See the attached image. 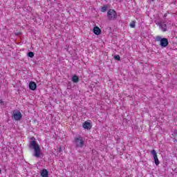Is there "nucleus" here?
<instances>
[{
    "label": "nucleus",
    "mask_w": 177,
    "mask_h": 177,
    "mask_svg": "<svg viewBox=\"0 0 177 177\" xmlns=\"http://www.w3.org/2000/svg\"><path fill=\"white\" fill-rule=\"evenodd\" d=\"M48 170H46V169H44L43 170H41L40 175L41 177H48Z\"/></svg>",
    "instance_id": "9b49d317"
},
{
    "label": "nucleus",
    "mask_w": 177,
    "mask_h": 177,
    "mask_svg": "<svg viewBox=\"0 0 177 177\" xmlns=\"http://www.w3.org/2000/svg\"><path fill=\"white\" fill-rule=\"evenodd\" d=\"M21 117H23V115H21V112L18 110H15L12 111V118L15 120V121H20L21 120Z\"/></svg>",
    "instance_id": "7ed1b4c3"
},
{
    "label": "nucleus",
    "mask_w": 177,
    "mask_h": 177,
    "mask_svg": "<svg viewBox=\"0 0 177 177\" xmlns=\"http://www.w3.org/2000/svg\"><path fill=\"white\" fill-rule=\"evenodd\" d=\"M28 57H32L34 56V53H32V52H29V53H28Z\"/></svg>",
    "instance_id": "dca6fc26"
},
{
    "label": "nucleus",
    "mask_w": 177,
    "mask_h": 177,
    "mask_svg": "<svg viewBox=\"0 0 177 177\" xmlns=\"http://www.w3.org/2000/svg\"><path fill=\"white\" fill-rule=\"evenodd\" d=\"M30 147L31 149H33L34 157H37V158H39V157H41V147H39V145L35 140H31L30 142Z\"/></svg>",
    "instance_id": "f257e3e1"
},
{
    "label": "nucleus",
    "mask_w": 177,
    "mask_h": 177,
    "mask_svg": "<svg viewBox=\"0 0 177 177\" xmlns=\"http://www.w3.org/2000/svg\"><path fill=\"white\" fill-rule=\"evenodd\" d=\"M16 35H19V33H16Z\"/></svg>",
    "instance_id": "412c9836"
},
{
    "label": "nucleus",
    "mask_w": 177,
    "mask_h": 177,
    "mask_svg": "<svg viewBox=\"0 0 177 177\" xmlns=\"http://www.w3.org/2000/svg\"><path fill=\"white\" fill-rule=\"evenodd\" d=\"M109 20H115L117 19V12L114 10H109L107 12Z\"/></svg>",
    "instance_id": "20e7f679"
},
{
    "label": "nucleus",
    "mask_w": 177,
    "mask_h": 177,
    "mask_svg": "<svg viewBox=\"0 0 177 177\" xmlns=\"http://www.w3.org/2000/svg\"><path fill=\"white\" fill-rule=\"evenodd\" d=\"M1 172H2V171H1V169H0V174H1Z\"/></svg>",
    "instance_id": "6ab92c4d"
},
{
    "label": "nucleus",
    "mask_w": 177,
    "mask_h": 177,
    "mask_svg": "<svg viewBox=\"0 0 177 177\" xmlns=\"http://www.w3.org/2000/svg\"><path fill=\"white\" fill-rule=\"evenodd\" d=\"M74 143L76 147L82 149V147H84V145H85V141H84V138L82 136H77L75 138Z\"/></svg>",
    "instance_id": "f03ea898"
},
{
    "label": "nucleus",
    "mask_w": 177,
    "mask_h": 177,
    "mask_svg": "<svg viewBox=\"0 0 177 177\" xmlns=\"http://www.w3.org/2000/svg\"><path fill=\"white\" fill-rule=\"evenodd\" d=\"M93 32H94V34L95 35H100L101 32H102V30H100V28L98 26H95L93 28Z\"/></svg>",
    "instance_id": "1a4fd4ad"
},
{
    "label": "nucleus",
    "mask_w": 177,
    "mask_h": 177,
    "mask_svg": "<svg viewBox=\"0 0 177 177\" xmlns=\"http://www.w3.org/2000/svg\"><path fill=\"white\" fill-rule=\"evenodd\" d=\"M82 127L84 129H92V123L91 121H86L83 123Z\"/></svg>",
    "instance_id": "6e6552de"
},
{
    "label": "nucleus",
    "mask_w": 177,
    "mask_h": 177,
    "mask_svg": "<svg viewBox=\"0 0 177 177\" xmlns=\"http://www.w3.org/2000/svg\"><path fill=\"white\" fill-rule=\"evenodd\" d=\"M114 59H115V60H121V57H120V55H115V56H114Z\"/></svg>",
    "instance_id": "2eb2a0df"
},
{
    "label": "nucleus",
    "mask_w": 177,
    "mask_h": 177,
    "mask_svg": "<svg viewBox=\"0 0 177 177\" xmlns=\"http://www.w3.org/2000/svg\"><path fill=\"white\" fill-rule=\"evenodd\" d=\"M156 24L159 26L160 28H161L162 31H167V24H165L164 22L160 21L158 22V21H155Z\"/></svg>",
    "instance_id": "0eeeda50"
},
{
    "label": "nucleus",
    "mask_w": 177,
    "mask_h": 177,
    "mask_svg": "<svg viewBox=\"0 0 177 177\" xmlns=\"http://www.w3.org/2000/svg\"><path fill=\"white\" fill-rule=\"evenodd\" d=\"M0 104H1V106H3L5 104V102L2 100H0Z\"/></svg>",
    "instance_id": "f3484780"
},
{
    "label": "nucleus",
    "mask_w": 177,
    "mask_h": 177,
    "mask_svg": "<svg viewBox=\"0 0 177 177\" xmlns=\"http://www.w3.org/2000/svg\"><path fill=\"white\" fill-rule=\"evenodd\" d=\"M149 2H154V0H149Z\"/></svg>",
    "instance_id": "a211bd4d"
},
{
    "label": "nucleus",
    "mask_w": 177,
    "mask_h": 177,
    "mask_svg": "<svg viewBox=\"0 0 177 177\" xmlns=\"http://www.w3.org/2000/svg\"><path fill=\"white\" fill-rule=\"evenodd\" d=\"M72 81H73V82H74L75 84H77V83L78 82V81H80V77H78L77 75H74L72 77Z\"/></svg>",
    "instance_id": "f8f14e48"
},
{
    "label": "nucleus",
    "mask_w": 177,
    "mask_h": 177,
    "mask_svg": "<svg viewBox=\"0 0 177 177\" xmlns=\"http://www.w3.org/2000/svg\"><path fill=\"white\" fill-rule=\"evenodd\" d=\"M130 27H131V28H135V27H136V22H135V21H133L131 22Z\"/></svg>",
    "instance_id": "ddd939ff"
},
{
    "label": "nucleus",
    "mask_w": 177,
    "mask_h": 177,
    "mask_svg": "<svg viewBox=\"0 0 177 177\" xmlns=\"http://www.w3.org/2000/svg\"><path fill=\"white\" fill-rule=\"evenodd\" d=\"M107 10V6H104L103 7L101 8V12H106Z\"/></svg>",
    "instance_id": "4468645a"
},
{
    "label": "nucleus",
    "mask_w": 177,
    "mask_h": 177,
    "mask_svg": "<svg viewBox=\"0 0 177 177\" xmlns=\"http://www.w3.org/2000/svg\"><path fill=\"white\" fill-rule=\"evenodd\" d=\"M151 154L153 157L154 162L156 165H158L160 164V160H158V157L157 156V152H156V150H152L151 151Z\"/></svg>",
    "instance_id": "423d86ee"
},
{
    "label": "nucleus",
    "mask_w": 177,
    "mask_h": 177,
    "mask_svg": "<svg viewBox=\"0 0 177 177\" xmlns=\"http://www.w3.org/2000/svg\"><path fill=\"white\" fill-rule=\"evenodd\" d=\"M165 17H167V15H165Z\"/></svg>",
    "instance_id": "aec40b11"
},
{
    "label": "nucleus",
    "mask_w": 177,
    "mask_h": 177,
    "mask_svg": "<svg viewBox=\"0 0 177 177\" xmlns=\"http://www.w3.org/2000/svg\"><path fill=\"white\" fill-rule=\"evenodd\" d=\"M157 41H160V46H162V48H167V46H168V39L167 38H161L160 37H156Z\"/></svg>",
    "instance_id": "39448f33"
},
{
    "label": "nucleus",
    "mask_w": 177,
    "mask_h": 177,
    "mask_svg": "<svg viewBox=\"0 0 177 177\" xmlns=\"http://www.w3.org/2000/svg\"><path fill=\"white\" fill-rule=\"evenodd\" d=\"M29 88L31 91H35L37 89V84L35 82H30L29 83Z\"/></svg>",
    "instance_id": "9d476101"
}]
</instances>
